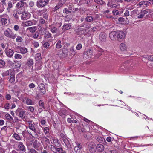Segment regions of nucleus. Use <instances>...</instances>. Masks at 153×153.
Returning <instances> with one entry per match:
<instances>
[{
    "label": "nucleus",
    "mask_w": 153,
    "mask_h": 153,
    "mask_svg": "<svg viewBox=\"0 0 153 153\" xmlns=\"http://www.w3.org/2000/svg\"><path fill=\"white\" fill-rule=\"evenodd\" d=\"M81 149L78 148L77 147H74V150L76 153H82L81 152Z\"/></svg>",
    "instance_id": "3c124183"
},
{
    "label": "nucleus",
    "mask_w": 153,
    "mask_h": 153,
    "mask_svg": "<svg viewBox=\"0 0 153 153\" xmlns=\"http://www.w3.org/2000/svg\"><path fill=\"white\" fill-rule=\"evenodd\" d=\"M26 103L28 105H33L34 104L32 100L29 98L27 99L26 101Z\"/></svg>",
    "instance_id": "ea45409f"
},
{
    "label": "nucleus",
    "mask_w": 153,
    "mask_h": 153,
    "mask_svg": "<svg viewBox=\"0 0 153 153\" xmlns=\"http://www.w3.org/2000/svg\"><path fill=\"white\" fill-rule=\"evenodd\" d=\"M95 20V19L90 16H87L85 18V20L86 22H91Z\"/></svg>",
    "instance_id": "bb28decb"
},
{
    "label": "nucleus",
    "mask_w": 153,
    "mask_h": 153,
    "mask_svg": "<svg viewBox=\"0 0 153 153\" xmlns=\"http://www.w3.org/2000/svg\"><path fill=\"white\" fill-rule=\"evenodd\" d=\"M4 34L7 37L12 38L13 39H15L17 36L16 34L14 33L10 28H7L4 32Z\"/></svg>",
    "instance_id": "f257e3e1"
},
{
    "label": "nucleus",
    "mask_w": 153,
    "mask_h": 153,
    "mask_svg": "<svg viewBox=\"0 0 153 153\" xmlns=\"http://www.w3.org/2000/svg\"><path fill=\"white\" fill-rule=\"evenodd\" d=\"M39 36V33L38 32H36L33 36V37L34 39H36Z\"/></svg>",
    "instance_id": "5fc2aeb1"
},
{
    "label": "nucleus",
    "mask_w": 153,
    "mask_h": 153,
    "mask_svg": "<svg viewBox=\"0 0 153 153\" xmlns=\"http://www.w3.org/2000/svg\"><path fill=\"white\" fill-rule=\"evenodd\" d=\"M5 53L7 56L11 58L13 55L14 51L13 50L10 49H8V47L6 48L5 49Z\"/></svg>",
    "instance_id": "9d476101"
},
{
    "label": "nucleus",
    "mask_w": 153,
    "mask_h": 153,
    "mask_svg": "<svg viewBox=\"0 0 153 153\" xmlns=\"http://www.w3.org/2000/svg\"><path fill=\"white\" fill-rule=\"evenodd\" d=\"M89 149L91 153H94L96 150V145L93 143H91L89 144Z\"/></svg>",
    "instance_id": "6e6552de"
},
{
    "label": "nucleus",
    "mask_w": 153,
    "mask_h": 153,
    "mask_svg": "<svg viewBox=\"0 0 153 153\" xmlns=\"http://www.w3.org/2000/svg\"><path fill=\"white\" fill-rule=\"evenodd\" d=\"M92 0H80V2L82 4H87L89 7L91 6V3Z\"/></svg>",
    "instance_id": "2eb2a0df"
},
{
    "label": "nucleus",
    "mask_w": 153,
    "mask_h": 153,
    "mask_svg": "<svg viewBox=\"0 0 153 153\" xmlns=\"http://www.w3.org/2000/svg\"><path fill=\"white\" fill-rule=\"evenodd\" d=\"M40 93L44 94L46 92V89L45 85L42 84L41 83L39 85Z\"/></svg>",
    "instance_id": "f3484780"
},
{
    "label": "nucleus",
    "mask_w": 153,
    "mask_h": 153,
    "mask_svg": "<svg viewBox=\"0 0 153 153\" xmlns=\"http://www.w3.org/2000/svg\"><path fill=\"white\" fill-rule=\"evenodd\" d=\"M85 24H82L80 25V27L77 29V33L78 34L83 35L86 33L84 28L82 27H84Z\"/></svg>",
    "instance_id": "39448f33"
},
{
    "label": "nucleus",
    "mask_w": 153,
    "mask_h": 153,
    "mask_svg": "<svg viewBox=\"0 0 153 153\" xmlns=\"http://www.w3.org/2000/svg\"><path fill=\"white\" fill-rule=\"evenodd\" d=\"M35 59L36 61H40L42 59L41 53H39L36 54V55Z\"/></svg>",
    "instance_id": "58836bf2"
},
{
    "label": "nucleus",
    "mask_w": 153,
    "mask_h": 153,
    "mask_svg": "<svg viewBox=\"0 0 153 153\" xmlns=\"http://www.w3.org/2000/svg\"><path fill=\"white\" fill-rule=\"evenodd\" d=\"M15 64V67L16 68H19L21 65V63L20 62L18 61Z\"/></svg>",
    "instance_id": "09e8293b"
},
{
    "label": "nucleus",
    "mask_w": 153,
    "mask_h": 153,
    "mask_svg": "<svg viewBox=\"0 0 153 153\" xmlns=\"http://www.w3.org/2000/svg\"><path fill=\"white\" fill-rule=\"evenodd\" d=\"M63 12L64 13L66 14V15H69V14L71 13V11L68 10V8H65L63 9Z\"/></svg>",
    "instance_id": "473e14b6"
},
{
    "label": "nucleus",
    "mask_w": 153,
    "mask_h": 153,
    "mask_svg": "<svg viewBox=\"0 0 153 153\" xmlns=\"http://www.w3.org/2000/svg\"><path fill=\"white\" fill-rule=\"evenodd\" d=\"M45 32V35L44 36V38L45 39H49L52 38L51 34L48 31H46Z\"/></svg>",
    "instance_id": "a878e982"
},
{
    "label": "nucleus",
    "mask_w": 153,
    "mask_h": 153,
    "mask_svg": "<svg viewBox=\"0 0 153 153\" xmlns=\"http://www.w3.org/2000/svg\"><path fill=\"white\" fill-rule=\"evenodd\" d=\"M56 147L54 146L51 145L50 148V149L53 151V152L55 153L56 150Z\"/></svg>",
    "instance_id": "4d7b16f0"
},
{
    "label": "nucleus",
    "mask_w": 153,
    "mask_h": 153,
    "mask_svg": "<svg viewBox=\"0 0 153 153\" xmlns=\"http://www.w3.org/2000/svg\"><path fill=\"white\" fill-rule=\"evenodd\" d=\"M61 42L60 40H59L57 42L56 45V47L57 48L59 49L61 48L62 45H61Z\"/></svg>",
    "instance_id": "c03bdc74"
},
{
    "label": "nucleus",
    "mask_w": 153,
    "mask_h": 153,
    "mask_svg": "<svg viewBox=\"0 0 153 153\" xmlns=\"http://www.w3.org/2000/svg\"><path fill=\"white\" fill-rule=\"evenodd\" d=\"M33 147L38 151L41 150L42 148L40 143L38 142L37 140H35L34 141L33 143Z\"/></svg>",
    "instance_id": "0eeeda50"
},
{
    "label": "nucleus",
    "mask_w": 153,
    "mask_h": 153,
    "mask_svg": "<svg viewBox=\"0 0 153 153\" xmlns=\"http://www.w3.org/2000/svg\"><path fill=\"white\" fill-rule=\"evenodd\" d=\"M62 5V4L59 3L56 6H55L52 10L54 12L58 10L60 8Z\"/></svg>",
    "instance_id": "2f4dec72"
},
{
    "label": "nucleus",
    "mask_w": 153,
    "mask_h": 153,
    "mask_svg": "<svg viewBox=\"0 0 153 153\" xmlns=\"http://www.w3.org/2000/svg\"><path fill=\"white\" fill-rule=\"evenodd\" d=\"M16 39V41L17 42H21L23 41V39L20 36H18Z\"/></svg>",
    "instance_id": "6e6d98bb"
},
{
    "label": "nucleus",
    "mask_w": 153,
    "mask_h": 153,
    "mask_svg": "<svg viewBox=\"0 0 153 153\" xmlns=\"http://www.w3.org/2000/svg\"><path fill=\"white\" fill-rule=\"evenodd\" d=\"M96 140L100 143H102V142H103V138L101 137L100 136H96Z\"/></svg>",
    "instance_id": "49530a36"
},
{
    "label": "nucleus",
    "mask_w": 153,
    "mask_h": 153,
    "mask_svg": "<svg viewBox=\"0 0 153 153\" xmlns=\"http://www.w3.org/2000/svg\"><path fill=\"white\" fill-rule=\"evenodd\" d=\"M120 48L122 51H124L126 49V46L125 44L121 43L120 46Z\"/></svg>",
    "instance_id": "a19ab883"
},
{
    "label": "nucleus",
    "mask_w": 153,
    "mask_h": 153,
    "mask_svg": "<svg viewBox=\"0 0 153 153\" xmlns=\"http://www.w3.org/2000/svg\"><path fill=\"white\" fill-rule=\"evenodd\" d=\"M33 64V60L31 59H29L27 61V64L29 67H32Z\"/></svg>",
    "instance_id": "f704fd0d"
},
{
    "label": "nucleus",
    "mask_w": 153,
    "mask_h": 153,
    "mask_svg": "<svg viewBox=\"0 0 153 153\" xmlns=\"http://www.w3.org/2000/svg\"><path fill=\"white\" fill-rule=\"evenodd\" d=\"M20 49L21 53L23 54H25L27 53V49L25 47H20Z\"/></svg>",
    "instance_id": "7c9ffc66"
},
{
    "label": "nucleus",
    "mask_w": 153,
    "mask_h": 153,
    "mask_svg": "<svg viewBox=\"0 0 153 153\" xmlns=\"http://www.w3.org/2000/svg\"><path fill=\"white\" fill-rule=\"evenodd\" d=\"M4 84V79L2 78L1 77H0V85L1 86V88H2Z\"/></svg>",
    "instance_id": "de8ad7c7"
},
{
    "label": "nucleus",
    "mask_w": 153,
    "mask_h": 153,
    "mask_svg": "<svg viewBox=\"0 0 153 153\" xmlns=\"http://www.w3.org/2000/svg\"><path fill=\"white\" fill-rule=\"evenodd\" d=\"M49 0H39L37 2V6L39 8L42 7L46 5Z\"/></svg>",
    "instance_id": "20e7f679"
},
{
    "label": "nucleus",
    "mask_w": 153,
    "mask_h": 153,
    "mask_svg": "<svg viewBox=\"0 0 153 153\" xmlns=\"http://www.w3.org/2000/svg\"><path fill=\"white\" fill-rule=\"evenodd\" d=\"M43 46L45 48H48L50 46L49 43L48 42H45L43 44Z\"/></svg>",
    "instance_id": "864d4df0"
},
{
    "label": "nucleus",
    "mask_w": 153,
    "mask_h": 153,
    "mask_svg": "<svg viewBox=\"0 0 153 153\" xmlns=\"http://www.w3.org/2000/svg\"><path fill=\"white\" fill-rule=\"evenodd\" d=\"M10 22V20L8 19L5 18H2L1 19V22L2 25H7Z\"/></svg>",
    "instance_id": "a211bd4d"
},
{
    "label": "nucleus",
    "mask_w": 153,
    "mask_h": 153,
    "mask_svg": "<svg viewBox=\"0 0 153 153\" xmlns=\"http://www.w3.org/2000/svg\"><path fill=\"white\" fill-rule=\"evenodd\" d=\"M5 117L7 120L11 121H13V117L8 113H7L5 115Z\"/></svg>",
    "instance_id": "e433bc0d"
},
{
    "label": "nucleus",
    "mask_w": 153,
    "mask_h": 153,
    "mask_svg": "<svg viewBox=\"0 0 153 153\" xmlns=\"http://www.w3.org/2000/svg\"><path fill=\"white\" fill-rule=\"evenodd\" d=\"M148 12H150L148 11V10H142L141 12L138 14V18L139 19H142L143 18L145 15L147 14Z\"/></svg>",
    "instance_id": "ddd939ff"
},
{
    "label": "nucleus",
    "mask_w": 153,
    "mask_h": 153,
    "mask_svg": "<svg viewBox=\"0 0 153 153\" xmlns=\"http://www.w3.org/2000/svg\"><path fill=\"white\" fill-rule=\"evenodd\" d=\"M84 29L86 33H87L89 31L88 29L91 27V25L90 24H84Z\"/></svg>",
    "instance_id": "72a5a7b5"
},
{
    "label": "nucleus",
    "mask_w": 153,
    "mask_h": 153,
    "mask_svg": "<svg viewBox=\"0 0 153 153\" xmlns=\"http://www.w3.org/2000/svg\"><path fill=\"white\" fill-rule=\"evenodd\" d=\"M27 5L26 2L21 1L18 2L16 5V7L20 10H22L23 11L25 10V8L27 7Z\"/></svg>",
    "instance_id": "7ed1b4c3"
},
{
    "label": "nucleus",
    "mask_w": 153,
    "mask_h": 153,
    "mask_svg": "<svg viewBox=\"0 0 153 153\" xmlns=\"http://www.w3.org/2000/svg\"><path fill=\"white\" fill-rule=\"evenodd\" d=\"M119 11L117 10H115L113 11V13L114 15H117L119 14Z\"/></svg>",
    "instance_id": "774afa93"
},
{
    "label": "nucleus",
    "mask_w": 153,
    "mask_h": 153,
    "mask_svg": "<svg viewBox=\"0 0 153 153\" xmlns=\"http://www.w3.org/2000/svg\"><path fill=\"white\" fill-rule=\"evenodd\" d=\"M68 52V50L66 48H63L62 50V56L65 57L67 56Z\"/></svg>",
    "instance_id": "5701e85b"
},
{
    "label": "nucleus",
    "mask_w": 153,
    "mask_h": 153,
    "mask_svg": "<svg viewBox=\"0 0 153 153\" xmlns=\"http://www.w3.org/2000/svg\"><path fill=\"white\" fill-rule=\"evenodd\" d=\"M71 26L70 24L65 23L62 27V29L64 31L68 30L71 28Z\"/></svg>",
    "instance_id": "aec40b11"
},
{
    "label": "nucleus",
    "mask_w": 153,
    "mask_h": 153,
    "mask_svg": "<svg viewBox=\"0 0 153 153\" xmlns=\"http://www.w3.org/2000/svg\"><path fill=\"white\" fill-rule=\"evenodd\" d=\"M29 152L30 153H39L37 151L33 148L30 149Z\"/></svg>",
    "instance_id": "680f3d73"
},
{
    "label": "nucleus",
    "mask_w": 153,
    "mask_h": 153,
    "mask_svg": "<svg viewBox=\"0 0 153 153\" xmlns=\"http://www.w3.org/2000/svg\"><path fill=\"white\" fill-rule=\"evenodd\" d=\"M39 104L40 107L43 108L46 111H48L49 110V109L48 108H46L45 106L44 103L42 100H39Z\"/></svg>",
    "instance_id": "b1692460"
},
{
    "label": "nucleus",
    "mask_w": 153,
    "mask_h": 153,
    "mask_svg": "<svg viewBox=\"0 0 153 153\" xmlns=\"http://www.w3.org/2000/svg\"><path fill=\"white\" fill-rule=\"evenodd\" d=\"M69 15H67L65 17V20L66 22H69L70 21L71 19V18H70L69 16H68Z\"/></svg>",
    "instance_id": "052dcab7"
},
{
    "label": "nucleus",
    "mask_w": 153,
    "mask_h": 153,
    "mask_svg": "<svg viewBox=\"0 0 153 153\" xmlns=\"http://www.w3.org/2000/svg\"><path fill=\"white\" fill-rule=\"evenodd\" d=\"M28 127L31 130L33 131L34 132L36 131V129L34 125L32 123H29L28 124Z\"/></svg>",
    "instance_id": "4c0bfd02"
},
{
    "label": "nucleus",
    "mask_w": 153,
    "mask_h": 153,
    "mask_svg": "<svg viewBox=\"0 0 153 153\" xmlns=\"http://www.w3.org/2000/svg\"><path fill=\"white\" fill-rule=\"evenodd\" d=\"M17 150L19 151L25 152V147L23 143L21 142H18Z\"/></svg>",
    "instance_id": "9b49d317"
},
{
    "label": "nucleus",
    "mask_w": 153,
    "mask_h": 153,
    "mask_svg": "<svg viewBox=\"0 0 153 153\" xmlns=\"http://www.w3.org/2000/svg\"><path fill=\"white\" fill-rule=\"evenodd\" d=\"M58 147H56L55 153H66V151L63 150L62 148Z\"/></svg>",
    "instance_id": "4be33fe9"
},
{
    "label": "nucleus",
    "mask_w": 153,
    "mask_h": 153,
    "mask_svg": "<svg viewBox=\"0 0 153 153\" xmlns=\"http://www.w3.org/2000/svg\"><path fill=\"white\" fill-rule=\"evenodd\" d=\"M10 107V105L9 103H7L4 106V108L7 110H8Z\"/></svg>",
    "instance_id": "bf43d9fd"
},
{
    "label": "nucleus",
    "mask_w": 153,
    "mask_h": 153,
    "mask_svg": "<svg viewBox=\"0 0 153 153\" xmlns=\"http://www.w3.org/2000/svg\"><path fill=\"white\" fill-rule=\"evenodd\" d=\"M13 7L12 3L11 1H9L8 3L7 9L11 8Z\"/></svg>",
    "instance_id": "13d9d810"
},
{
    "label": "nucleus",
    "mask_w": 153,
    "mask_h": 153,
    "mask_svg": "<svg viewBox=\"0 0 153 153\" xmlns=\"http://www.w3.org/2000/svg\"><path fill=\"white\" fill-rule=\"evenodd\" d=\"M25 111L23 110L21 108H19L16 110L15 113L16 115L22 119H24L25 117Z\"/></svg>",
    "instance_id": "f03ea898"
},
{
    "label": "nucleus",
    "mask_w": 153,
    "mask_h": 153,
    "mask_svg": "<svg viewBox=\"0 0 153 153\" xmlns=\"http://www.w3.org/2000/svg\"><path fill=\"white\" fill-rule=\"evenodd\" d=\"M82 47V45L80 44L79 43L76 46V48L77 50H80L81 49Z\"/></svg>",
    "instance_id": "0e129e2a"
},
{
    "label": "nucleus",
    "mask_w": 153,
    "mask_h": 153,
    "mask_svg": "<svg viewBox=\"0 0 153 153\" xmlns=\"http://www.w3.org/2000/svg\"><path fill=\"white\" fill-rule=\"evenodd\" d=\"M15 74L14 73H13L11 74L10 76L9 81L11 83H12L15 81Z\"/></svg>",
    "instance_id": "c85d7f7f"
},
{
    "label": "nucleus",
    "mask_w": 153,
    "mask_h": 153,
    "mask_svg": "<svg viewBox=\"0 0 153 153\" xmlns=\"http://www.w3.org/2000/svg\"><path fill=\"white\" fill-rule=\"evenodd\" d=\"M22 56L19 54H15L14 55V58L15 59H21L22 58Z\"/></svg>",
    "instance_id": "a18cd8bd"
},
{
    "label": "nucleus",
    "mask_w": 153,
    "mask_h": 153,
    "mask_svg": "<svg viewBox=\"0 0 153 153\" xmlns=\"http://www.w3.org/2000/svg\"><path fill=\"white\" fill-rule=\"evenodd\" d=\"M118 20L119 23L121 24H124L125 21V19L123 17H120L118 19Z\"/></svg>",
    "instance_id": "603ef678"
},
{
    "label": "nucleus",
    "mask_w": 153,
    "mask_h": 153,
    "mask_svg": "<svg viewBox=\"0 0 153 153\" xmlns=\"http://www.w3.org/2000/svg\"><path fill=\"white\" fill-rule=\"evenodd\" d=\"M53 143L55 145V146L57 147H59L60 146V143L58 142V141L57 139L53 140Z\"/></svg>",
    "instance_id": "37998d69"
},
{
    "label": "nucleus",
    "mask_w": 153,
    "mask_h": 153,
    "mask_svg": "<svg viewBox=\"0 0 153 153\" xmlns=\"http://www.w3.org/2000/svg\"><path fill=\"white\" fill-rule=\"evenodd\" d=\"M117 38L121 39H123L125 38V34L124 32L122 31H118L117 32Z\"/></svg>",
    "instance_id": "4468645a"
},
{
    "label": "nucleus",
    "mask_w": 153,
    "mask_h": 153,
    "mask_svg": "<svg viewBox=\"0 0 153 153\" xmlns=\"http://www.w3.org/2000/svg\"><path fill=\"white\" fill-rule=\"evenodd\" d=\"M39 22L40 23L43 24L45 23V21L43 18H40L39 19Z\"/></svg>",
    "instance_id": "e2e57ef3"
},
{
    "label": "nucleus",
    "mask_w": 153,
    "mask_h": 153,
    "mask_svg": "<svg viewBox=\"0 0 153 153\" xmlns=\"http://www.w3.org/2000/svg\"><path fill=\"white\" fill-rule=\"evenodd\" d=\"M30 16V14L28 12H22L21 16V19L22 20H26L29 19Z\"/></svg>",
    "instance_id": "f8f14e48"
},
{
    "label": "nucleus",
    "mask_w": 153,
    "mask_h": 153,
    "mask_svg": "<svg viewBox=\"0 0 153 153\" xmlns=\"http://www.w3.org/2000/svg\"><path fill=\"white\" fill-rule=\"evenodd\" d=\"M117 32L115 31L111 32L109 33V36L110 39L112 40H114L117 37Z\"/></svg>",
    "instance_id": "412c9836"
},
{
    "label": "nucleus",
    "mask_w": 153,
    "mask_h": 153,
    "mask_svg": "<svg viewBox=\"0 0 153 153\" xmlns=\"http://www.w3.org/2000/svg\"><path fill=\"white\" fill-rule=\"evenodd\" d=\"M49 27L52 33H55L57 32L58 29L55 26L51 25Z\"/></svg>",
    "instance_id": "dca6fc26"
},
{
    "label": "nucleus",
    "mask_w": 153,
    "mask_h": 153,
    "mask_svg": "<svg viewBox=\"0 0 153 153\" xmlns=\"http://www.w3.org/2000/svg\"><path fill=\"white\" fill-rule=\"evenodd\" d=\"M151 5V2L148 1H143L140 2L137 4V6L141 7H146Z\"/></svg>",
    "instance_id": "423d86ee"
},
{
    "label": "nucleus",
    "mask_w": 153,
    "mask_h": 153,
    "mask_svg": "<svg viewBox=\"0 0 153 153\" xmlns=\"http://www.w3.org/2000/svg\"><path fill=\"white\" fill-rule=\"evenodd\" d=\"M37 28L36 27H32L27 28V30H29L30 32L32 33H33L36 30Z\"/></svg>",
    "instance_id": "c9c22d12"
},
{
    "label": "nucleus",
    "mask_w": 153,
    "mask_h": 153,
    "mask_svg": "<svg viewBox=\"0 0 153 153\" xmlns=\"http://www.w3.org/2000/svg\"><path fill=\"white\" fill-rule=\"evenodd\" d=\"M85 53L88 57H91L93 54V51L91 49H88Z\"/></svg>",
    "instance_id": "393cba45"
},
{
    "label": "nucleus",
    "mask_w": 153,
    "mask_h": 153,
    "mask_svg": "<svg viewBox=\"0 0 153 153\" xmlns=\"http://www.w3.org/2000/svg\"><path fill=\"white\" fill-rule=\"evenodd\" d=\"M13 137L17 140H21L20 136L16 133H14L13 134Z\"/></svg>",
    "instance_id": "79ce46f5"
},
{
    "label": "nucleus",
    "mask_w": 153,
    "mask_h": 153,
    "mask_svg": "<svg viewBox=\"0 0 153 153\" xmlns=\"http://www.w3.org/2000/svg\"><path fill=\"white\" fill-rule=\"evenodd\" d=\"M104 147L102 144H98L96 146V149L100 152H102L104 150Z\"/></svg>",
    "instance_id": "6ab92c4d"
},
{
    "label": "nucleus",
    "mask_w": 153,
    "mask_h": 153,
    "mask_svg": "<svg viewBox=\"0 0 153 153\" xmlns=\"http://www.w3.org/2000/svg\"><path fill=\"white\" fill-rule=\"evenodd\" d=\"M27 109L30 111L31 112H33L34 111V108L32 106L27 107Z\"/></svg>",
    "instance_id": "69168bd1"
},
{
    "label": "nucleus",
    "mask_w": 153,
    "mask_h": 153,
    "mask_svg": "<svg viewBox=\"0 0 153 153\" xmlns=\"http://www.w3.org/2000/svg\"><path fill=\"white\" fill-rule=\"evenodd\" d=\"M107 35L105 32H101L99 35V39L101 42H104L106 41Z\"/></svg>",
    "instance_id": "1a4fd4ad"
},
{
    "label": "nucleus",
    "mask_w": 153,
    "mask_h": 153,
    "mask_svg": "<svg viewBox=\"0 0 153 153\" xmlns=\"http://www.w3.org/2000/svg\"><path fill=\"white\" fill-rule=\"evenodd\" d=\"M33 25V22H32L30 21H29L26 22L25 23V25L26 26H29L32 25Z\"/></svg>",
    "instance_id": "8fccbe9b"
},
{
    "label": "nucleus",
    "mask_w": 153,
    "mask_h": 153,
    "mask_svg": "<svg viewBox=\"0 0 153 153\" xmlns=\"http://www.w3.org/2000/svg\"><path fill=\"white\" fill-rule=\"evenodd\" d=\"M68 9L71 11H73L74 10V7L73 5H70L68 7Z\"/></svg>",
    "instance_id": "338daca9"
},
{
    "label": "nucleus",
    "mask_w": 153,
    "mask_h": 153,
    "mask_svg": "<svg viewBox=\"0 0 153 153\" xmlns=\"http://www.w3.org/2000/svg\"><path fill=\"white\" fill-rule=\"evenodd\" d=\"M69 53L72 55H75L77 53L76 51L74 49V46H72L70 49Z\"/></svg>",
    "instance_id": "cd10ccee"
},
{
    "label": "nucleus",
    "mask_w": 153,
    "mask_h": 153,
    "mask_svg": "<svg viewBox=\"0 0 153 153\" xmlns=\"http://www.w3.org/2000/svg\"><path fill=\"white\" fill-rule=\"evenodd\" d=\"M63 141L64 143H65V145L67 146V148H68L69 149H71V147L70 145V142L68 140V139H65V140Z\"/></svg>",
    "instance_id": "c756f323"
}]
</instances>
